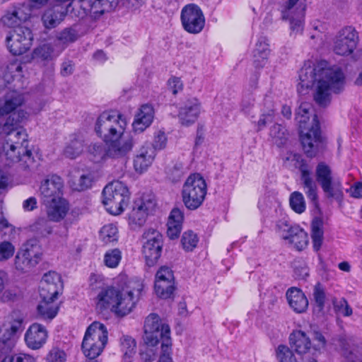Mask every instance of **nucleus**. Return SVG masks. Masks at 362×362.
Masks as SVG:
<instances>
[{
	"mask_svg": "<svg viewBox=\"0 0 362 362\" xmlns=\"http://www.w3.org/2000/svg\"><path fill=\"white\" fill-rule=\"evenodd\" d=\"M100 240L105 245L117 242L118 229L113 223L103 226L99 232Z\"/></svg>",
	"mask_w": 362,
	"mask_h": 362,
	"instance_id": "4c0bfd02",
	"label": "nucleus"
},
{
	"mask_svg": "<svg viewBox=\"0 0 362 362\" xmlns=\"http://www.w3.org/2000/svg\"><path fill=\"white\" fill-rule=\"evenodd\" d=\"M33 36L30 29L20 27L11 30L7 35V48L13 55H21L28 50L32 45Z\"/></svg>",
	"mask_w": 362,
	"mask_h": 362,
	"instance_id": "4468645a",
	"label": "nucleus"
},
{
	"mask_svg": "<svg viewBox=\"0 0 362 362\" xmlns=\"http://www.w3.org/2000/svg\"><path fill=\"white\" fill-rule=\"evenodd\" d=\"M144 340L151 346H156L161 341V349L165 351L172 345L170 327L163 324L157 314L151 313L145 320Z\"/></svg>",
	"mask_w": 362,
	"mask_h": 362,
	"instance_id": "1a4fd4ad",
	"label": "nucleus"
},
{
	"mask_svg": "<svg viewBox=\"0 0 362 362\" xmlns=\"http://www.w3.org/2000/svg\"><path fill=\"white\" fill-rule=\"evenodd\" d=\"M156 156L155 151L149 146H142L134 160V167L136 172H144L152 164Z\"/></svg>",
	"mask_w": 362,
	"mask_h": 362,
	"instance_id": "7c9ffc66",
	"label": "nucleus"
},
{
	"mask_svg": "<svg viewBox=\"0 0 362 362\" xmlns=\"http://www.w3.org/2000/svg\"><path fill=\"white\" fill-rule=\"evenodd\" d=\"M84 146V139L81 135L71 134L64 148V154L71 159L76 158L83 153Z\"/></svg>",
	"mask_w": 362,
	"mask_h": 362,
	"instance_id": "72a5a7b5",
	"label": "nucleus"
},
{
	"mask_svg": "<svg viewBox=\"0 0 362 362\" xmlns=\"http://www.w3.org/2000/svg\"><path fill=\"white\" fill-rule=\"evenodd\" d=\"M180 20L184 30L194 35L200 33L206 23L202 10L195 4H189L182 8Z\"/></svg>",
	"mask_w": 362,
	"mask_h": 362,
	"instance_id": "ddd939ff",
	"label": "nucleus"
},
{
	"mask_svg": "<svg viewBox=\"0 0 362 362\" xmlns=\"http://www.w3.org/2000/svg\"><path fill=\"white\" fill-rule=\"evenodd\" d=\"M358 34L352 26L341 29L334 39L333 50L338 55H349L354 52L358 43Z\"/></svg>",
	"mask_w": 362,
	"mask_h": 362,
	"instance_id": "2eb2a0df",
	"label": "nucleus"
},
{
	"mask_svg": "<svg viewBox=\"0 0 362 362\" xmlns=\"http://www.w3.org/2000/svg\"><path fill=\"white\" fill-rule=\"evenodd\" d=\"M316 180L328 199L341 202L344 198L343 186L339 180H334L330 167L324 162L317 164L315 170Z\"/></svg>",
	"mask_w": 362,
	"mask_h": 362,
	"instance_id": "9b49d317",
	"label": "nucleus"
},
{
	"mask_svg": "<svg viewBox=\"0 0 362 362\" xmlns=\"http://www.w3.org/2000/svg\"><path fill=\"white\" fill-rule=\"evenodd\" d=\"M154 118V109L151 105L144 104L135 115L132 124L133 129L136 132H142L152 123Z\"/></svg>",
	"mask_w": 362,
	"mask_h": 362,
	"instance_id": "cd10ccee",
	"label": "nucleus"
},
{
	"mask_svg": "<svg viewBox=\"0 0 362 362\" xmlns=\"http://www.w3.org/2000/svg\"><path fill=\"white\" fill-rule=\"evenodd\" d=\"M258 206L259 209L265 213L272 210L277 212L278 209H281V203L274 193L262 197L259 201Z\"/></svg>",
	"mask_w": 362,
	"mask_h": 362,
	"instance_id": "58836bf2",
	"label": "nucleus"
},
{
	"mask_svg": "<svg viewBox=\"0 0 362 362\" xmlns=\"http://www.w3.org/2000/svg\"><path fill=\"white\" fill-rule=\"evenodd\" d=\"M313 337L315 341V344L313 345V349L315 351H320L325 348L327 340L322 332L314 331Z\"/></svg>",
	"mask_w": 362,
	"mask_h": 362,
	"instance_id": "680f3d73",
	"label": "nucleus"
},
{
	"mask_svg": "<svg viewBox=\"0 0 362 362\" xmlns=\"http://www.w3.org/2000/svg\"><path fill=\"white\" fill-rule=\"evenodd\" d=\"M182 226L174 225L170 223H167V235L168 236L173 240L176 239L180 236Z\"/></svg>",
	"mask_w": 362,
	"mask_h": 362,
	"instance_id": "338daca9",
	"label": "nucleus"
},
{
	"mask_svg": "<svg viewBox=\"0 0 362 362\" xmlns=\"http://www.w3.org/2000/svg\"><path fill=\"white\" fill-rule=\"evenodd\" d=\"M270 136L273 142L277 146L281 147L285 145L288 140V132L282 125L275 124L270 129Z\"/></svg>",
	"mask_w": 362,
	"mask_h": 362,
	"instance_id": "79ce46f5",
	"label": "nucleus"
},
{
	"mask_svg": "<svg viewBox=\"0 0 362 362\" xmlns=\"http://www.w3.org/2000/svg\"><path fill=\"white\" fill-rule=\"evenodd\" d=\"M93 182L94 177L92 173L81 175L75 189L77 191L86 190L92 186Z\"/></svg>",
	"mask_w": 362,
	"mask_h": 362,
	"instance_id": "13d9d810",
	"label": "nucleus"
},
{
	"mask_svg": "<svg viewBox=\"0 0 362 362\" xmlns=\"http://www.w3.org/2000/svg\"><path fill=\"white\" fill-rule=\"evenodd\" d=\"M103 204L107 211L113 215L120 214L129 201L127 187L120 181L109 183L103 190Z\"/></svg>",
	"mask_w": 362,
	"mask_h": 362,
	"instance_id": "6e6552de",
	"label": "nucleus"
},
{
	"mask_svg": "<svg viewBox=\"0 0 362 362\" xmlns=\"http://www.w3.org/2000/svg\"><path fill=\"white\" fill-rule=\"evenodd\" d=\"M350 196L356 199L362 198V182H356L347 190Z\"/></svg>",
	"mask_w": 362,
	"mask_h": 362,
	"instance_id": "774afa93",
	"label": "nucleus"
},
{
	"mask_svg": "<svg viewBox=\"0 0 362 362\" xmlns=\"http://www.w3.org/2000/svg\"><path fill=\"white\" fill-rule=\"evenodd\" d=\"M313 106L309 103H301L298 107L296 120L298 124L300 142L306 156L310 158L315 157L321 152L325 146L321 136L320 122L316 115H313L312 122Z\"/></svg>",
	"mask_w": 362,
	"mask_h": 362,
	"instance_id": "20e7f679",
	"label": "nucleus"
},
{
	"mask_svg": "<svg viewBox=\"0 0 362 362\" xmlns=\"http://www.w3.org/2000/svg\"><path fill=\"white\" fill-rule=\"evenodd\" d=\"M274 117V111L273 110H269L267 113L261 115L257 123V131L262 130L268 123L272 122Z\"/></svg>",
	"mask_w": 362,
	"mask_h": 362,
	"instance_id": "e2e57ef3",
	"label": "nucleus"
},
{
	"mask_svg": "<svg viewBox=\"0 0 362 362\" xmlns=\"http://www.w3.org/2000/svg\"><path fill=\"white\" fill-rule=\"evenodd\" d=\"M80 11L77 16L83 18L90 16L92 18L98 19L105 13L114 10L119 4V0H79Z\"/></svg>",
	"mask_w": 362,
	"mask_h": 362,
	"instance_id": "dca6fc26",
	"label": "nucleus"
},
{
	"mask_svg": "<svg viewBox=\"0 0 362 362\" xmlns=\"http://www.w3.org/2000/svg\"><path fill=\"white\" fill-rule=\"evenodd\" d=\"M155 292L156 295L163 299L170 298L175 291V281H155Z\"/></svg>",
	"mask_w": 362,
	"mask_h": 362,
	"instance_id": "ea45409f",
	"label": "nucleus"
},
{
	"mask_svg": "<svg viewBox=\"0 0 362 362\" xmlns=\"http://www.w3.org/2000/svg\"><path fill=\"white\" fill-rule=\"evenodd\" d=\"M284 225L288 228V233L283 238L292 245L297 250H303L308 244V233L298 226L288 227L286 221Z\"/></svg>",
	"mask_w": 362,
	"mask_h": 362,
	"instance_id": "a878e982",
	"label": "nucleus"
},
{
	"mask_svg": "<svg viewBox=\"0 0 362 362\" xmlns=\"http://www.w3.org/2000/svg\"><path fill=\"white\" fill-rule=\"evenodd\" d=\"M23 103V97L16 90L8 92L4 97L3 103H0V116L12 113Z\"/></svg>",
	"mask_w": 362,
	"mask_h": 362,
	"instance_id": "2f4dec72",
	"label": "nucleus"
},
{
	"mask_svg": "<svg viewBox=\"0 0 362 362\" xmlns=\"http://www.w3.org/2000/svg\"><path fill=\"white\" fill-rule=\"evenodd\" d=\"M33 240H28L16 256L15 265L18 270L26 272L37 264L40 255L33 253L29 247H33Z\"/></svg>",
	"mask_w": 362,
	"mask_h": 362,
	"instance_id": "393cba45",
	"label": "nucleus"
},
{
	"mask_svg": "<svg viewBox=\"0 0 362 362\" xmlns=\"http://www.w3.org/2000/svg\"><path fill=\"white\" fill-rule=\"evenodd\" d=\"M53 48L49 44L36 47L32 53V59L37 61H48L52 59Z\"/></svg>",
	"mask_w": 362,
	"mask_h": 362,
	"instance_id": "de8ad7c7",
	"label": "nucleus"
},
{
	"mask_svg": "<svg viewBox=\"0 0 362 362\" xmlns=\"http://www.w3.org/2000/svg\"><path fill=\"white\" fill-rule=\"evenodd\" d=\"M143 288L144 285L140 281H134L131 289L113 286L104 288L97 296V308L101 311L110 309L117 316H125L135 307Z\"/></svg>",
	"mask_w": 362,
	"mask_h": 362,
	"instance_id": "f03ea898",
	"label": "nucleus"
},
{
	"mask_svg": "<svg viewBox=\"0 0 362 362\" xmlns=\"http://www.w3.org/2000/svg\"><path fill=\"white\" fill-rule=\"evenodd\" d=\"M78 38V33L73 28H67L61 31L57 39L63 43H69L76 41Z\"/></svg>",
	"mask_w": 362,
	"mask_h": 362,
	"instance_id": "6e6d98bb",
	"label": "nucleus"
},
{
	"mask_svg": "<svg viewBox=\"0 0 362 362\" xmlns=\"http://www.w3.org/2000/svg\"><path fill=\"white\" fill-rule=\"evenodd\" d=\"M324 223L320 218H315L311 223V240L314 251L318 252L324 240Z\"/></svg>",
	"mask_w": 362,
	"mask_h": 362,
	"instance_id": "c9c22d12",
	"label": "nucleus"
},
{
	"mask_svg": "<svg viewBox=\"0 0 362 362\" xmlns=\"http://www.w3.org/2000/svg\"><path fill=\"white\" fill-rule=\"evenodd\" d=\"M168 89L174 95L181 91L183 88L182 82L178 77H171L168 81Z\"/></svg>",
	"mask_w": 362,
	"mask_h": 362,
	"instance_id": "0e129e2a",
	"label": "nucleus"
},
{
	"mask_svg": "<svg viewBox=\"0 0 362 362\" xmlns=\"http://www.w3.org/2000/svg\"><path fill=\"white\" fill-rule=\"evenodd\" d=\"M156 281H175L172 269L168 267H161L156 274Z\"/></svg>",
	"mask_w": 362,
	"mask_h": 362,
	"instance_id": "bf43d9fd",
	"label": "nucleus"
},
{
	"mask_svg": "<svg viewBox=\"0 0 362 362\" xmlns=\"http://www.w3.org/2000/svg\"><path fill=\"white\" fill-rule=\"evenodd\" d=\"M25 112L18 111L13 112L4 123L2 130L6 134L3 150L8 165L19 162L22 157L30 158L32 151L28 149V139L26 131L18 127L19 124L25 117Z\"/></svg>",
	"mask_w": 362,
	"mask_h": 362,
	"instance_id": "7ed1b4c3",
	"label": "nucleus"
},
{
	"mask_svg": "<svg viewBox=\"0 0 362 362\" xmlns=\"http://www.w3.org/2000/svg\"><path fill=\"white\" fill-rule=\"evenodd\" d=\"M62 288L61 276L55 272L49 271L43 275L40 281L39 288L40 298H57Z\"/></svg>",
	"mask_w": 362,
	"mask_h": 362,
	"instance_id": "6ab92c4d",
	"label": "nucleus"
},
{
	"mask_svg": "<svg viewBox=\"0 0 362 362\" xmlns=\"http://www.w3.org/2000/svg\"><path fill=\"white\" fill-rule=\"evenodd\" d=\"M291 347L297 354L304 356L313 349L310 337L302 330L293 331L289 337Z\"/></svg>",
	"mask_w": 362,
	"mask_h": 362,
	"instance_id": "c85d7f7f",
	"label": "nucleus"
},
{
	"mask_svg": "<svg viewBox=\"0 0 362 362\" xmlns=\"http://www.w3.org/2000/svg\"><path fill=\"white\" fill-rule=\"evenodd\" d=\"M122 257V252L119 248H113L107 250L104 254V264L110 269L117 268Z\"/></svg>",
	"mask_w": 362,
	"mask_h": 362,
	"instance_id": "37998d69",
	"label": "nucleus"
},
{
	"mask_svg": "<svg viewBox=\"0 0 362 362\" xmlns=\"http://www.w3.org/2000/svg\"><path fill=\"white\" fill-rule=\"evenodd\" d=\"M27 19V16L23 13L21 8L14 9L13 11H8L2 18V23L8 27L16 29L20 28L21 23Z\"/></svg>",
	"mask_w": 362,
	"mask_h": 362,
	"instance_id": "e433bc0d",
	"label": "nucleus"
},
{
	"mask_svg": "<svg viewBox=\"0 0 362 362\" xmlns=\"http://www.w3.org/2000/svg\"><path fill=\"white\" fill-rule=\"evenodd\" d=\"M184 221V212L179 208H174L171 210L168 223L172 222L174 225L182 226Z\"/></svg>",
	"mask_w": 362,
	"mask_h": 362,
	"instance_id": "052dcab7",
	"label": "nucleus"
},
{
	"mask_svg": "<svg viewBox=\"0 0 362 362\" xmlns=\"http://www.w3.org/2000/svg\"><path fill=\"white\" fill-rule=\"evenodd\" d=\"M47 216L49 221L59 222L67 215L70 209L69 202L62 196L45 202Z\"/></svg>",
	"mask_w": 362,
	"mask_h": 362,
	"instance_id": "b1692460",
	"label": "nucleus"
},
{
	"mask_svg": "<svg viewBox=\"0 0 362 362\" xmlns=\"http://www.w3.org/2000/svg\"><path fill=\"white\" fill-rule=\"evenodd\" d=\"M146 242L143 245V254L148 266H152L160 258L163 248V235L155 229L150 228L144 234Z\"/></svg>",
	"mask_w": 362,
	"mask_h": 362,
	"instance_id": "f3484780",
	"label": "nucleus"
},
{
	"mask_svg": "<svg viewBox=\"0 0 362 362\" xmlns=\"http://www.w3.org/2000/svg\"><path fill=\"white\" fill-rule=\"evenodd\" d=\"M108 332L106 327L93 322L87 328L81 344L86 357L90 359L97 358L103 352L107 343Z\"/></svg>",
	"mask_w": 362,
	"mask_h": 362,
	"instance_id": "0eeeda50",
	"label": "nucleus"
},
{
	"mask_svg": "<svg viewBox=\"0 0 362 362\" xmlns=\"http://www.w3.org/2000/svg\"><path fill=\"white\" fill-rule=\"evenodd\" d=\"M154 204L151 201L146 202L144 199L136 200L132 210L129 214V223L134 229L142 226L146 221L148 211Z\"/></svg>",
	"mask_w": 362,
	"mask_h": 362,
	"instance_id": "5701e85b",
	"label": "nucleus"
},
{
	"mask_svg": "<svg viewBox=\"0 0 362 362\" xmlns=\"http://www.w3.org/2000/svg\"><path fill=\"white\" fill-rule=\"evenodd\" d=\"M41 298L42 301L37 306L38 314L45 320H51L54 319L59 310L58 304L54 303L57 298Z\"/></svg>",
	"mask_w": 362,
	"mask_h": 362,
	"instance_id": "f704fd0d",
	"label": "nucleus"
},
{
	"mask_svg": "<svg viewBox=\"0 0 362 362\" xmlns=\"http://www.w3.org/2000/svg\"><path fill=\"white\" fill-rule=\"evenodd\" d=\"M313 296L315 307L317 308L318 311H323L327 296L325 288L321 283L317 282L314 286Z\"/></svg>",
	"mask_w": 362,
	"mask_h": 362,
	"instance_id": "a18cd8bd",
	"label": "nucleus"
},
{
	"mask_svg": "<svg viewBox=\"0 0 362 362\" xmlns=\"http://www.w3.org/2000/svg\"><path fill=\"white\" fill-rule=\"evenodd\" d=\"M41 226L43 227V229H42L40 231V233L42 236H45L52 233V228L49 226V224L47 220H45L44 218L40 219L33 226L34 229H35V230H40Z\"/></svg>",
	"mask_w": 362,
	"mask_h": 362,
	"instance_id": "69168bd1",
	"label": "nucleus"
},
{
	"mask_svg": "<svg viewBox=\"0 0 362 362\" xmlns=\"http://www.w3.org/2000/svg\"><path fill=\"white\" fill-rule=\"evenodd\" d=\"M199 238L192 230L185 231L182 236L181 243L186 252L192 251L197 245Z\"/></svg>",
	"mask_w": 362,
	"mask_h": 362,
	"instance_id": "09e8293b",
	"label": "nucleus"
},
{
	"mask_svg": "<svg viewBox=\"0 0 362 362\" xmlns=\"http://www.w3.org/2000/svg\"><path fill=\"white\" fill-rule=\"evenodd\" d=\"M303 185L304 192L306 194L308 199L310 200L313 204H316L318 201L317 195V187L313 179L307 178L305 180H302Z\"/></svg>",
	"mask_w": 362,
	"mask_h": 362,
	"instance_id": "8fccbe9b",
	"label": "nucleus"
},
{
	"mask_svg": "<svg viewBox=\"0 0 362 362\" xmlns=\"http://www.w3.org/2000/svg\"><path fill=\"white\" fill-rule=\"evenodd\" d=\"M291 208L297 214H302L305 211L306 204L303 194L296 191L291 194L289 198Z\"/></svg>",
	"mask_w": 362,
	"mask_h": 362,
	"instance_id": "49530a36",
	"label": "nucleus"
},
{
	"mask_svg": "<svg viewBox=\"0 0 362 362\" xmlns=\"http://www.w3.org/2000/svg\"><path fill=\"white\" fill-rule=\"evenodd\" d=\"M201 103L197 98L184 101L179 107L178 119L180 124L189 127L196 122L201 113Z\"/></svg>",
	"mask_w": 362,
	"mask_h": 362,
	"instance_id": "aec40b11",
	"label": "nucleus"
},
{
	"mask_svg": "<svg viewBox=\"0 0 362 362\" xmlns=\"http://www.w3.org/2000/svg\"><path fill=\"white\" fill-rule=\"evenodd\" d=\"M64 182L61 177L57 175L47 176L40 185V193L44 202L62 197L63 195Z\"/></svg>",
	"mask_w": 362,
	"mask_h": 362,
	"instance_id": "412c9836",
	"label": "nucleus"
},
{
	"mask_svg": "<svg viewBox=\"0 0 362 362\" xmlns=\"http://www.w3.org/2000/svg\"><path fill=\"white\" fill-rule=\"evenodd\" d=\"M299 86L308 89L315 86L313 98L321 107H327L331 102L332 93H340L344 89L345 76L337 66H330L325 60L311 64H304L299 71Z\"/></svg>",
	"mask_w": 362,
	"mask_h": 362,
	"instance_id": "f257e3e1",
	"label": "nucleus"
},
{
	"mask_svg": "<svg viewBox=\"0 0 362 362\" xmlns=\"http://www.w3.org/2000/svg\"><path fill=\"white\" fill-rule=\"evenodd\" d=\"M48 334L45 327L39 323L32 324L25 334V341L28 348L37 350L44 346Z\"/></svg>",
	"mask_w": 362,
	"mask_h": 362,
	"instance_id": "4be33fe9",
	"label": "nucleus"
},
{
	"mask_svg": "<svg viewBox=\"0 0 362 362\" xmlns=\"http://www.w3.org/2000/svg\"><path fill=\"white\" fill-rule=\"evenodd\" d=\"M167 136L164 131L158 130L155 132L153 141V147L154 151L163 149L167 144Z\"/></svg>",
	"mask_w": 362,
	"mask_h": 362,
	"instance_id": "4d7b16f0",
	"label": "nucleus"
},
{
	"mask_svg": "<svg viewBox=\"0 0 362 362\" xmlns=\"http://www.w3.org/2000/svg\"><path fill=\"white\" fill-rule=\"evenodd\" d=\"M107 149L102 143H92L89 145L88 151L90 158L94 163H100L107 158H118L124 157L129 153L133 146L134 142L132 138L127 139L125 141H115L106 144Z\"/></svg>",
	"mask_w": 362,
	"mask_h": 362,
	"instance_id": "9d476101",
	"label": "nucleus"
},
{
	"mask_svg": "<svg viewBox=\"0 0 362 362\" xmlns=\"http://www.w3.org/2000/svg\"><path fill=\"white\" fill-rule=\"evenodd\" d=\"M0 362H36V359L34 356L24 353L2 354L0 355Z\"/></svg>",
	"mask_w": 362,
	"mask_h": 362,
	"instance_id": "3c124183",
	"label": "nucleus"
},
{
	"mask_svg": "<svg viewBox=\"0 0 362 362\" xmlns=\"http://www.w3.org/2000/svg\"><path fill=\"white\" fill-rule=\"evenodd\" d=\"M66 352L59 348L52 347L49 350L47 355L45 357V362H66Z\"/></svg>",
	"mask_w": 362,
	"mask_h": 362,
	"instance_id": "864d4df0",
	"label": "nucleus"
},
{
	"mask_svg": "<svg viewBox=\"0 0 362 362\" xmlns=\"http://www.w3.org/2000/svg\"><path fill=\"white\" fill-rule=\"evenodd\" d=\"M332 301L334 310L336 313H341L346 317L352 315V308L349 306L347 300L344 298H341L339 300L337 298H333Z\"/></svg>",
	"mask_w": 362,
	"mask_h": 362,
	"instance_id": "603ef678",
	"label": "nucleus"
},
{
	"mask_svg": "<svg viewBox=\"0 0 362 362\" xmlns=\"http://www.w3.org/2000/svg\"><path fill=\"white\" fill-rule=\"evenodd\" d=\"M73 1L54 0L52 7L46 10L42 17L44 25L47 28H53L57 26L69 11Z\"/></svg>",
	"mask_w": 362,
	"mask_h": 362,
	"instance_id": "a211bd4d",
	"label": "nucleus"
},
{
	"mask_svg": "<svg viewBox=\"0 0 362 362\" xmlns=\"http://www.w3.org/2000/svg\"><path fill=\"white\" fill-rule=\"evenodd\" d=\"M306 7L303 0H286L280 5L281 18L289 21L292 33L303 32Z\"/></svg>",
	"mask_w": 362,
	"mask_h": 362,
	"instance_id": "f8f14e48",
	"label": "nucleus"
},
{
	"mask_svg": "<svg viewBox=\"0 0 362 362\" xmlns=\"http://www.w3.org/2000/svg\"><path fill=\"white\" fill-rule=\"evenodd\" d=\"M126 127V119L121 115L105 112L97 119L95 131L106 144H110L127 140L121 139Z\"/></svg>",
	"mask_w": 362,
	"mask_h": 362,
	"instance_id": "39448f33",
	"label": "nucleus"
},
{
	"mask_svg": "<svg viewBox=\"0 0 362 362\" xmlns=\"http://www.w3.org/2000/svg\"><path fill=\"white\" fill-rule=\"evenodd\" d=\"M207 193V185L199 173L191 174L185 181L182 187V199L189 210L200 207Z\"/></svg>",
	"mask_w": 362,
	"mask_h": 362,
	"instance_id": "423d86ee",
	"label": "nucleus"
},
{
	"mask_svg": "<svg viewBox=\"0 0 362 362\" xmlns=\"http://www.w3.org/2000/svg\"><path fill=\"white\" fill-rule=\"evenodd\" d=\"M119 351L123 362H134L136 354V341L131 336L122 335L119 338Z\"/></svg>",
	"mask_w": 362,
	"mask_h": 362,
	"instance_id": "473e14b6",
	"label": "nucleus"
},
{
	"mask_svg": "<svg viewBox=\"0 0 362 362\" xmlns=\"http://www.w3.org/2000/svg\"><path fill=\"white\" fill-rule=\"evenodd\" d=\"M15 246L9 241L0 243V261H6L11 258L15 252Z\"/></svg>",
	"mask_w": 362,
	"mask_h": 362,
	"instance_id": "5fc2aeb1",
	"label": "nucleus"
},
{
	"mask_svg": "<svg viewBox=\"0 0 362 362\" xmlns=\"http://www.w3.org/2000/svg\"><path fill=\"white\" fill-rule=\"evenodd\" d=\"M268 40L264 36H259L253 50V63L256 68H262L267 62L270 53Z\"/></svg>",
	"mask_w": 362,
	"mask_h": 362,
	"instance_id": "c756f323",
	"label": "nucleus"
},
{
	"mask_svg": "<svg viewBox=\"0 0 362 362\" xmlns=\"http://www.w3.org/2000/svg\"><path fill=\"white\" fill-rule=\"evenodd\" d=\"M24 316L20 312H13L11 314V321L9 327L6 329L7 338L14 336L18 332L23 331L24 329Z\"/></svg>",
	"mask_w": 362,
	"mask_h": 362,
	"instance_id": "a19ab883",
	"label": "nucleus"
},
{
	"mask_svg": "<svg viewBox=\"0 0 362 362\" xmlns=\"http://www.w3.org/2000/svg\"><path fill=\"white\" fill-rule=\"evenodd\" d=\"M22 76V66L18 60L11 62L4 71V78L10 83L15 79H20Z\"/></svg>",
	"mask_w": 362,
	"mask_h": 362,
	"instance_id": "c03bdc74",
	"label": "nucleus"
},
{
	"mask_svg": "<svg viewBox=\"0 0 362 362\" xmlns=\"http://www.w3.org/2000/svg\"><path fill=\"white\" fill-rule=\"evenodd\" d=\"M286 297L290 308L296 313H303L307 310L308 300L301 289L291 287L287 290Z\"/></svg>",
	"mask_w": 362,
	"mask_h": 362,
	"instance_id": "bb28decb",
	"label": "nucleus"
}]
</instances>
